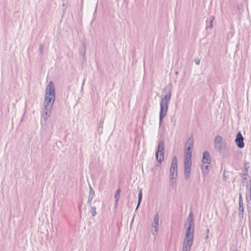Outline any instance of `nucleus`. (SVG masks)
Here are the masks:
<instances>
[{"instance_id": "11", "label": "nucleus", "mask_w": 251, "mask_h": 251, "mask_svg": "<svg viewBox=\"0 0 251 251\" xmlns=\"http://www.w3.org/2000/svg\"><path fill=\"white\" fill-rule=\"evenodd\" d=\"M158 221H159L158 215H156L155 216L154 218V223H155V224L156 225L155 226V228H156V226H158Z\"/></svg>"}, {"instance_id": "12", "label": "nucleus", "mask_w": 251, "mask_h": 251, "mask_svg": "<svg viewBox=\"0 0 251 251\" xmlns=\"http://www.w3.org/2000/svg\"><path fill=\"white\" fill-rule=\"evenodd\" d=\"M222 137L220 136H217L215 139V143L219 144L222 142Z\"/></svg>"}, {"instance_id": "14", "label": "nucleus", "mask_w": 251, "mask_h": 251, "mask_svg": "<svg viewBox=\"0 0 251 251\" xmlns=\"http://www.w3.org/2000/svg\"><path fill=\"white\" fill-rule=\"evenodd\" d=\"M142 191L140 190L139 194L138 205H139V204L142 200Z\"/></svg>"}, {"instance_id": "16", "label": "nucleus", "mask_w": 251, "mask_h": 251, "mask_svg": "<svg viewBox=\"0 0 251 251\" xmlns=\"http://www.w3.org/2000/svg\"><path fill=\"white\" fill-rule=\"evenodd\" d=\"M239 205H240V206H241V205H242V203H241L240 201L239 202Z\"/></svg>"}, {"instance_id": "17", "label": "nucleus", "mask_w": 251, "mask_h": 251, "mask_svg": "<svg viewBox=\"0 0 251 251\" xmlns=\"http://www.w3.org/2000/svg\"><path fill=\"white\" fill-rule=\"evenodd\" d=\"M239 205H240V206H241V205H242V203H241L240 201L239 202Z\"/></svg>"}, {"instance_id": "5", "label": "nucleus", "mask_w": 251, "mask_h": 251, "mask_svg": "<svg viewBox=\"0 0 251 251\" xmlns=\"http://www.w3.org/2000/svg\"><path fill=\"white\" fill-rule=\"evenodd\" d=\"M164 143L163 141L159 143L156 153V159L160 163L164 159Z\"/></svg>"}, {"instance_id": "3", "label": "nucleus", "mask_w": 251, "mask_h": 251, "mask_svg": "<svg viewBox=\"0 0 251 251\" xmlns=\"http://www.w3.org/2000/svg\"><path fill=\"white\" fill-rule=\"evenodd\" d=\"M211 158L209 153L204 151L203 153L202 159V169L204 173H208L211 166Z\"/></svg>"}, {"instance_id": "2", "label": "nucleus", "mask_w": 251, "mask_h": 251, "mask_svg": "<svg viewBox=\"0 0 251 251\" xmlns=\"http://www.w3.org/2000/svg\"><path fill=\"white\" fill-rule=\"evenodd\" d=\"M193 144L192 141H188L186 145V149L184 155V171L186 177H189L192 165V150Z\"/></svg>"}, {"instance_id": "8", "label": "nucleus", "mask_w": 251, "mask_h": 251, "mask_svg": "<svg viewBox=\"0 0 251 251\" xmlns=\"http://www.w3.org/2000/svg\"><path fill=\"white\" fill-rule=\"evenodd\" d=\"M160 106H161V109H160V120L162 119V118L165 116L167 109H168V104L164 103V101H161L160 103Z\"/></svg>"}, {"instance_id": "1", "label": "nucleus", "mask_w": 251, "mask_h": 251, "mask_svg": "<svg viewBox=\"0 0 251 251\" xmlns=\"http://www.w3.org/2000/svg\"><path fill=\"white\" fill-rule=\"evenodd\" d=\"M55 88L53 83L50 81L46 89L44 106H45V118L49 116V114L50 113L53 104L55 100Z\"/></svg>"}, {"instance_id": "7", "label": "nucleus", "mask_w": 251, "mask_h": 251, "mask_svg": "<svg viewBox=\"0 0 251 251\" xmlns=\"http://www.w3.org/2000/svg\"><path fill=\"white\" fill-rule=\"evenodd\" d=\"M177 159L176 157H174L172 162L170 173L172 176H176L177 175Z\"/></svg>"}, {"instance_id": "10", "label": "nucleus", "mask_w": 251, "mask_h": 251, "mask_svg": "<svg viewBox=\"0 0 251 251\" xmlns=\"http://www.w3.org/2000/svg\"><path fill=\"white\" fill-rule=\"evenodd\" d=\"M170 97H171V94H169L165 96L164 98L163 99H162L161 101H164V103H165V102H166V103L168 104V101L170 99Z\"/></svg>"}, {"instance_id": "13", "label": "nucleus", "mask_w": 251, "mask_h": 251, "mask_svg": "<svg viewBox=\"0 0 251 251\" xmlns=\"http://www.w3.org/2000/svg\"><path fill=\"white\" fill-rule=\"evenodd\" d=\"M121 192V190L120 189H118L117 191L116 192L115 197L116 199V201H117L118 200V198L120 196V193Z\"/></svg>"}, {"instance_id": "4", "label": "nucleus", "mask_w": 251, "mask_h": 251, "mask_svg": "<svg viewBox=\"0 0 251 251\" xmlns=\"http://www.w3.org/2000/svg\"><path fill=\"white\" fill-rule=\"evenodd\" d=\"M194 234H185V237L183 241V251H190L193 244Z\"/></svg>"}, {"instance_id": "15", "label": "nucleus", "mask_w": 251, "mask_h": 251, "mask_svg": "<svg viewBox=\"0 0 251 251\" xmlns=\"http://www.w3.org/2000/svg\"><path fill=\"white\" fill-rule=\"evenodd\" d=\"M196 63L197 64L199 65V63H200V60H198L197 62H196Z\"/></svg>"}, {"instance_id": "9", "label": "nucleus", "mask_w": 251, "mask_h": 251, "mask_svg": "<svg viewBox=\"0 0 251 251\" xmlns=\"http://www.w3.org/2000/svg\"><path fill=\"white\" fill-rule=\"evenodd\" d=\"M235 142L239 148H242L244 147V144L243 142V137L240 133L237 134L235 139Z\"/></svg>"}, {"instance_id": "6", "label": "nucleus", "mask_w": 251, "mask_h": 251, "mask_svg": "<svg viewBox=\"0 0 251 251\" xmlns=\"http://www.w3.org/2000/svg\"><path fill=\"white\" fill-rule=\"evenodd\" d=\"M187 221L188 224V226L186 229V233L194 234L193 217L191 212L190 213Z\"/></svg>"}]
</instances>
